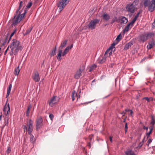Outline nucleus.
<instances>
[{
    "instance_id": "1",
    "label": "nucleus",
    "mask_w": 155,
    "mask_h": 155,
    "mask_svg": "<svg viewBox=\"0 0 155 155\" xmlns=\"http://www.w3.org/2000/svg\"><path fill=\"white\" fill-rule=\"evenodd\" d=\"M9 46L11 49L9 52L10 55H16L19 51L22 50L23 49L22 46L20 44V42L16 39L13 40Z\"/></svg>"
},
{
    "instance_id": "2",
    "label": "nucleus",
    "mask_w": 155,
    "mask_h": 155,
    "mask_svg": "<svg viewBox=\"0 0 155 155\" xmlns=\"http://www.w3.org/2000/svg\"><path fill=\"white\" fill-rule=\"evenodd\" d=\"M139 2V0H135L132 3L127 4L126 6L127 11L131 13H134L137 9Z\"/></svg>"
},
{
    "instance_id": "3",
    "label": "nucleus",
    "mask_w": 155,
    "mask_h": 155,
    "mask_svg": "<svg viewBox=\"0 0 155 155\" xmlns=\"http://www.w3.org/2000/svg\"><path fill=\"white\" fill-rule=\"evenodd\" d=\"M33 121L31 119L29 120V121L28 122L27 124V127L25 125L23 126V129L25 131H28V132L29 134H30L33 131Z\"/></svg>"
},
{
    "instance_id": "4",
    "label": "nucleus",
    "mask_w": 155,
    "mask_h": 155,
    "mask_svg": "<svg viewBox=\"0 0 155 155\" xmlns=\"http://www.w3.org/2000/svg\"><path fill=\"white\" fill-rule=\"evenodd\" d=\"M99 21V19L96 18L91 20L88 25L89 28L91 30L94 29L96 27V25L98 24Z\"/></svg>"
},
{
    "instance_id": "5",
    "label": "nucleus",
    "mask_w": 155,
    "mask_h": 155,
    "mask_svg": "<svg viewBox=\"0 0 155 155\" xmlns=\"http://www.w3.org/2000/svg\"><path fill=\"white\" fill-rule=\"evenodd\" d=\"M70 0H61L59 2L58 7L59 8V12H60L63 10L65 6L69 2Z\"/></svg>"
},
{
    "instance_id": "6",
    "label": "nucleus",
    "mask_w": 155,
    "mask_h": 155,
    "mask_svg": "<svg viewBox=\"0 0 155 155\" xmlns=\"http://www.w3.org/2000/svg\"><path fill=\"white\" fill-rule=\"evenodd\" d=\"M59 99L60 98L56 96L53 97L48 102L49 105L52 107L58 101Z\"/></svg>"
},
{
    "instance_id": "7",
    "label": "nucleus",
    "mask_w": 155,
    "mask_h": 155,
    "mask_svg": "<svg viewBox=\"0 0 155 155\" xmlns=\"http://www.w3.org/2000/svg\"><path fill=\"white\" fill-rule=\"evenodd\" d=\"M20 13H19L18 16H16V15H14L12 20V25H16L21 20V18H20Z\"/></svg>"
},
{
    "instance_id": "8",
    "label": "nucleus",
    "mask_w": 155,
    "mask_h": 155,
    "mask_svg": "<svg viewBox=\"0 0 155 155\" xmlns=\"http://www.w3.org/2000/svg\"><path fill=\"white\" fill-rule=\"evenodd\" d=\"M3 111L4 114L5 116L8 115L10 113L9 105V104H7V101L4 107Z\"/></svg>"
},
{
    "instance_id": "9",
    "label": "nucleus",
    "mask_w": 155,
    "mask_h": 155,
    "mask_svg": "<svg viewBox=\"0 0 155 155\" xmlns=\"http://www.w3.org/2000/svg\"><path fill=\"white\" fill-rule=\"evenodd\" d=\"M85 67L84 66H82V68H80L79 70L77 71V72L74 75V77L76 79H78L81 76V73L84 70Z\"/></svg>"
},
{
    "instance_id": "10",
    "label": "nucleus",
    "mask_w": 155,
    "mask_h": 155,
    "mask_svg": "<svg viewBox=\"0 0 155 155\" xmlns=\"http://www.w3.org/2000/svg\"><path fill=\"white\" fill-rule=\"evenodd\" d=\"M42 125V120L41 117L38 118L36 120V128L38 130Z\"/></svg>"
},
{
    "instance_id": "11",
    "label": "nucleus",
    "mask_w": 155,
    "mask_h": 155,
    "mask_svg": "<svg viewBox=\"0 0 155 155\" xmlns=\"http://www.w3.org/2000/svg\"><path fill=\"white\" fill-rule=\"evenodd\" d=\"M33 80L35 82H38L40 80V78L38 72L35 71L34 72V74L32 76Z\"/></svg>"
},
{
    "instance_id": "12",
    "label": "nucleus",
    "mask_w": 155,
    "mask_h": 155,
    "mask_svg": "<svg viewBox=\"0 0 155 155\" xmlns=\"http://www.w3.org/2000/svg\"><path fill=\"white\" fill-rule=\"evenodd\" d=\"M148 6V9L150 12H153L155 9V4L151 1Z\"/></svg>"
},
{
    "instance_id": "13",
    "label": "nucleus",
    "mask_w": 155,
    "mask_h": 155,
    "mask_svg": "<svg viewBox=\"0 0 155 155\" xmlns=\"http://www.w3.org/2000/svg\"><path fill=\"white\" fill-rule=\"evenodd\" d=\"M128 22L127 19L124 16H120L119 17L118 23L120 22L121 24H126Z\"/></svg>"
},
{
    "instance_id": "14",
    "label": "nucleus",
    "mask_w": 155,
    "mask_h": 155,
    "mask_svg": "<svg viewBox=\"0 0 155 155\" xmlns=\"http://www.w3.org/2000/svg\"><path fill=\"white\" fill-rule=\"evenodd\" d=\"M147 39V38L146 34H142L140 35L139 37V41H140L144 42Z\"/></svg>"
},
{
    "instance_id": "15",
    "label": "nucleus",
    "mask_w": 155,
    "mask_h": 155,
    "mask_svg": "<svg viewBox=\"0 0 155 155\" xmlns=\"http://www.w3.org/2000/svg\"><path fill=\"white\" fill-rule=\"evenodd\" d=\"M132 26H131L129 23L127 24V26H126L124 29L123 30V33H124L126 32H127L129 31L130 29H131Z\"/></svg>"
},
{
    "instance_id": "16",
    "label": "nucleus",
    "mask_w": 155,
    "mask_h": 155,
    "mask_svg": "<svg viewBox=\"0 0 155 155\" xmlns=\"http://www.w3.org/2000/svg\"><path fill=\"white\" fill-rule=\"evenodd\" d=\"M68 41L67 40H64L62 41L61 43V45L59 47V49H61L65 47Z\"/></svg>"
},
{
    "instance_id": "17",
    "label": "nucleus",
    "mask_w": 155,
    "mask_h": 155,
    "mask_svg": "<svg viewBox=\"0 0 155 155\" xmlns=\"http://www.w3.org/2000/svg\"><path fill=\"white\" fill-rule=\"evenodd\" d=\"M62 50L61 49H60L59 50L57 55V59L59 61H60L61 60V56L62 55Z\"/></svg>"
},
{
    "instance_id": "18",
    "label": "nucleus",
    "mask_w": 155,
    "mask_h": 155,
    "mask_svg": "<svg viewBox=\"0 0 155 155\" xmlns=\"http://www.w3.org/2000/svg\"><path fill=\"white\" fill-rule=\"evenodd\" d=\"M103 19L106 21H108L110 18V16L108 14H104L102 15Z\"/></svg>"
},
{
    "instance_id": "19",
    "label": "nucleus",
    "mask_w": 155,
    "mask_h": 155,
    "mask_svg": "<svg viewBox=\"0 0 155 155\" xmlns=\"http://www.w3.org/2000/svg\"><path fill=\"white\" fill-rule=\"evenodd\" d=\"M133 45V43L132 41H130L128 43H127L125 46L124 49L125 50H127L130 48L131 46Z\"/></svg>"
},
{
    "instance_id": "20",
    "label": "nucleus",
    "mask_w": 155,
    "mask_h": 155,
    "mask_svg": "<svg viewBox=\"0 0 155 155\" xmlns=\"http://www.w3.org/2000/svg\"><path fill=\"white\" fill-rule=\"evenodd\" d=\"M20 71L19 68V66L15 68L14 71V74L15 75H18L19 74Z\"/></svg>"
},
{
    "instance_id": "21",
    "label": "nucleus",
    "mask_w": 155,
    "mask_h": 155,
    "mask_svg": "<svg viewBox=\"0 0 155 155\" xmlns=\"http://www.w3.org/2000/svg\"><path fill=\"white\" fill-rule=\"evenodd\" d=\"M155 45V44L153 42L149 43L147 46V49H150L152 48Z\"/></svg>"
},
{
    "instance_id": "22",
    "label": "nucleus",
    "mask_w": 155,
    "mask_h": 155,
    "mask_svg": "<svg viewBox=\"0 0 155 155\" xmlns=\"http://www.w3.org/2000/svg\"><path fill=\"white\" fill-rule=\"evenodd\" d=\"M125 155H135L134 153L131 150H129L125 152Z\"/></svg>"
},
{
    "instance_id": "23",
    "label": "nucleus",
    "mask_w": 155,
    "mask_h": 155,
    "mask_svg": "<svg viewBox=\"0 0 155 155\" xmlns=\"http://www.w3.org/2000/svg\"><path fill=\"white\" fill-rule=\"evenodd\" d=\"M150 2V0H144L143 4L145 8L148 6Z\"/></svg>"
},
{
    "instance_id": "24",
    "label": "nucleus",
    "mask_w": 155,
    "mask_h": 155,
    "mask_svg": "<svg viewBox=\"0 0 155 155\" xmlns=\"http://www.w3.org/2000/svg\"><path fill=\"white\" fill-rule=\"evenodd\" d=\"M146 34V35H147V39H148L149 38L153 37L154 35V34L153 32H150Z\"/></svg>"
},
{
    "instance_id": "25",
    "label": "nucleus",
    "mask_w": 155,
    "mask_h": 155,
    "mask_svg": "<svg viewBox=\"0 0 155 155\" xmlns=\"http://www.w3.org/2000/svg\"><path fill=\"white\" fill-rule=\"evenodd\" d=\"M149 128L150 129L149 132H147L146 133V135L147 137V138H148L150 136V134L152 132V131L153 130V126H150Z\"/></svg>"
},
{
    "instance_id": "26",
    "label": "nucleus",
    "mask_w": 155,
    "mask_h": 155,
    "mask_svg": "<svg viewBox=\"0 0 155 155\" xmlns=\"http://www.w3.org/2000/svg\"><path fill=\"white\" fill-rule=\"evenodd\" d=\"M56 48H55L51 51L50 54V55L51 57H52L56 54Z\"/></svg>"
},
{
    "instance_id": "27",
    "label": "nucleus",
    "mask_w": 155,
    "mask_h": 155,
    "mask_svg": "<svg viewBox=\"0 0 155 155\" xmlns=\"http://www.w3.org/2000/svg\"><path fill=\"white\" fill-rule=\"evenodd\" d=\"M30 139L31 142V143H34L35 142V139L34 138V137L33 135H32L31 134H30Z\"/></svg>"
},
{
    "instance_id": "28",
    "label": "nucleus",
    "mask_w": 155,
    "mask_h": 155,
    "mask_svg": "<svg viewBox=\"0 0 155 155\" xmlns=\"http://www.w3.org/2000/svg\"><path fill=\"white\" fill-rule=\"evenodd\" d=\"M32 28H28L26 31L25 33L24 34V35H28L29 34L30 32H31V31L32 30Z\"/></svg>"
},
{
    "instance_id": "29",
    "label": "nucleus",
    "mask_w": 155,
    "mask_h": 155,
    "mask_svg": "<svg viewBox=\"0 0 155 155\" xmlns=\"http://www.w3.org/2000/svg\"><path fill=\"white\" fill-rule=\"evenodd\" d=\"M77 94L76 93L75 91H73L71 95V97L72 101H74V97Z\"/></svg>"
},
{
    "instance_id": "30",
    "label": "nucleus",
    "mask_w": 155,
    "mask_h": 155,
    "mask_svg": "<svg viewBox=\"0 0 155 155\" xmlns=\"http://www.w3.org/2000/svg\"><path fill=\"white\" fill-rule=\"evenodd\" d=\"M31 105H29L28 106L26 113L27 116H28L29 115L30 110V108H31Z\"/></svg>"
},
{
    "instance_id": "31",
    "label": "nucleus",
    "mask_w": 155,
    "mask_h": 155,
    "mask_svg": "<svg viewBox=\"0 0 155 155\" xmlns=\"http://www.w3.org/2000/svg\"><path fill=\"white\" fill-rule=\"evenodd\" d=\"M119 21V19H118L116 17H114L112 19L111 23H113L115 22H118Z\"/></svg>"
},
{
    "instance_id": "32",
    "label": "nucleus",
    "mask_w": 155,
    "mask_h": 155,
    "mask_svg": "<svg viewBox=\"0 0 155 155\" xmlns=\"http://www.w3.org/2000/svg\"><path fill=\"white\" fill-rule=\"evenodd\" d=\"M121 34H120L117 36V37L116 38L115 40V41H116L117 42H118L119 41L121 40Z\"/></svg>"
},
{
    "instance_id": "33",
    "label": "nucleus",
    "mask_w": 155,
    "mask_h": 155,
    "mask_svg": "<svg viewBox=\"0 0 155 155\" xmlns=\"http://www.w3.org/2000/svg\"><path fill=\"white\" fill-rule=\"evenodd\" d=\"M155 123V121L154 119L153 116H151V121L150 122V124L152 125V126H153Z\"/></svg>"
},
{
    "instance_id": "34",
    "label": "nucleus",
    "mask_w": 155,
    "mask_h": 155,
    "mask_svg": "<svg viewBox=\"0 0 155 155\" xmlns=\"http://www.w3.org/2000/svg\"><path fill=\"white\" fill-rule=\"evenodd\" d=\"M12 87V84H10L9 85L7 89V92L10 93Z\"/></svg>"
},
{
    "instance_id": "35",
    "label": "nucleus",
    "mask_w": 155,
    "mask_h": 155,
    "mask_svg": "<svg viewBox=\"0 0 155 155\" xmlns=\"http://www.w3.org/2000/svg\"><path fill=\"white\" fill-rule=\"evenodd\" d=\"M136 20H137L136 19V18H134V19L131 21L129 24H130L131 26H133Z\"/></svg>"
},
{
    "instance_id": "36",
    "label": "nucleus",
    "mask_w": 155,
    "mask_h": 155,
    "mask_svg": "<svg viewBox=\"0 0 155 155\" xmlns=\"http://www.w3.org/2000/svg\"><path fill=\"white\" fill-rule=\"evenodd\" d=\"M96 65L94 64L92 66H91V67H90L89 71H91L94 68H96Z\"/></svg>"
},
{
    "instance_id": "37",
    "label": "nucleus",
    "mask_w": 155,
    "mask_h": 155,
    "mask_svg": "<svg viewBox=\"0 0 155 155\" xmlns=\"http://www.w3.org/2000/svg\"><path fill=\"white\" fill-rule=\"evenodd\" d=\"M32 5V3L31 2H29L28 5H27L26 7V8H29L31 7Z\"/></svg>"
},
{
    "instance_id": "38",
    "label": "nucleus",
    "mask_w": 155,
    "mask_h": 155,
    "mask_svg": "<svg viewBox=\"0 0 155 155\" xmlns=\"http://www.w3.org/2000/svg\"><path fill=\"white\" fill-rule=\"evenodd\" d=\"M125 111L126 112H130V115L131 116L133 113L132 110H129V109H125Z\"/></svg>"
},
{
    "instance_id": "39",
    "label": "nucleus",
    "mask_w": 155,
    "mask_h": 155,
    "mask_svg": "<svg viewBox=\"0 0 155 155\" xmlns=\"http://www.w3.org/2000/svg\"><path fill=\"white\" fill-rule=\"evenodd\" d=\"M26 13V12H25L21 14V15H20V18H21V20L23 18L24 16H25Z\"/></svg>"
},
{
    "instance_id": "40",
    "label": "nucleus",
    "mask_w": 155,
    "mask_h": 155,
    "mask_svg": "<svg viewBox=\"0 0 155 155\" xmlns=\"http://www.w3.org/2000/svg\"><path fill=\"white\" fill-rule=\"evenodd\" d=\"M70 49H69L68 47H67L66 48L64 49V51L65 52L66 54H67L68 51Z\"/></svg>"
},
{
    "instance_id": "41",
    "label": "nucleus",
    "mask_w": 155,
    "mask_h": 155,
    "mask_svg": "<svg viewBox=\"0 0 155 155\" xmlns=\"http://www.w3.org/2000/svg\"><path fill=\"white\" fill-rule=\"evenodd\" d=\"M8 118H7V119H5V123H4V126L6 125H7L8 124Z\"/></svg>"
},
{
    "instance_id": "42",
    "label": "nucleus",
    "mask_w": 155,
    "mask_h": 155,
    "mask_svg": "<svg viewBox=\"0 0 155 155\" xmlns=\"http://www.w3.org/2000/svg\"><path fill=\"white\" fill-rule=\"evenodd\" d=\"M49 117L51 120H52L54 118V115L52 114H50L49 115Z\"/></svg>"
},
{
    "instance_id": "43",
    "label": "nucleus",
    "mask_w": 155,
    "mask_h": 155,
    "mask_svg": "<svg viewBox=\"0 0 155 155\" xmlns=\"http://www.w3.org/2000/svg\"><path fill=\"white\" fill-rule=\"evenodd\" d=\"M152 142V140L150 139H149L147 142V145L149 146V144Z\"/></svg>"
},
{
    "instance_id": "44",
    "label": "nucleus",
    "mask_w": 155,
    "mask_h": 155,
    "mask_svg": "<svg viewBox=\"0 0 155 155\" xmlns=\"http://www.w3.org/2000/svg\"><path fill=\"white\" fill-rule=\"evenodd\" d=\"M11 151V148L10 147H8L6 151L7 153H9Z\"/></svg>"
},
{
    "instance_id": "45",
    "label": "nucleus",
    "mask_w": 155,
    "mask_h": 155,
    "mask_svg": "<svg viewBox=\"0 0 155 155\" xmlns=\"http://www.w3.org/2000/svg\"><path fill=\"white\" fill-rule=\"evenodd\" d=\"M140 14V12H138L137 13V14L136 15V16L134 18H136V19L137 20V18H138V17H139Z\"/></svg>"
},
{
    "instance_id": "46",
    "label": "nucleus",
    "mask_w": 155,
    "mask_h": 155,
    "mask_svg": "<svg viewBox=\"0 0 155 155\" xmlns=\"http://www.w3.org/2000/svg\"><path fill=\"white\" fill-rule=\"evenodd\" d=\"M143 145V144L142 143L140 142L138 145L137 147L140 148Z\"/></svg>"
},
{
    "instance_id": "47",
    "label": "nucleus",
    "mask_w": 155,
    "mask_h": 155,
    "mask_svg": "<svg viewBox=\"0 0 155 155\" xmlns=\"http://www.w3.org/2000/svg\"><path fill=\"white\" fill-rule=\"evenodd\" d=\"M20 8H18V9L16 10V13L15 14V15H16V16L18 14V12L20 10Z\"/></svg>"
},
{
    "instance_id": "48",
    "label": "nucleus",
    "mask_w": 155,
    "mask_h": 155,
    "mask_svg": "<svg viewBox=\"0 0 155 155\" xmlns=\"http://www.w3.org/2000/svg\"><path fill=\"white\" fill-rule=\"evenodd\" d=\"M125 132H126L127 131V124L126 123L125 125Z\"/></svg>"
},
{
    "instance_id": "49",
    "label": "nucleus",
    "mask_w": 155,
    "mask_h": 155,
    "mask_svg": "<svg viewBox=\"0 0 155 155\" xmlns=\"http://www.w3.org/2000/svg\"><path fill=\"white\" fill-rule=\"evenodd\" d=\"M105 61V58L104 57L103 58L102 60H101L100 62H104Z\"/></svg>"
},
{
    "instance_id": "50",
    "label": "nucleus",
    "mask_w": 155,
    "mask_h": 155,
    "mask_svg": "<svg viewBox=\"0 0 155 155\" xmlns=\"http://www.w3.org/2000/svg\"><path fill=\"white\" fill-rule=\"evenodd\" d=\"M22 1H21L19 3V6L18 8H20V9L21 8V7L22 6Z\"/></svg>"
},
{
    "instance_id": "51",
    "label": "nucleus",
    "mask_w": 155,
    "mask_h": 155,
    "mask_svg": "<svg viewBox=\"0 0 155 155\" xmlns=\"http://www.w3.org/2000/svg\"><path fill=\"white\" fill-rule=\"evenodd\" d=\"M9 47L8 46V47L7 48V49H6V50L5 51V53H4V54H5V55L6 54V53L7 52L8 50L9 49Z\"/></svg>"
},
{
    "instance_id": "52",
    "label": "nucleus",
    "mask_w": 155,
    "mask_h": 155,
    "mask_svg": "<svg viewBox=\"0 0 155 155\" xmlns=\"http://www.w3.org/2000/svg\"><path fill=\"white\" fill-rule=\"evenodd\" d=\"M15 33V31L12 33V34H11L10 36V38H11L14 35Z\"/></svg>"
},
{
    "instance_id": "53",
    "label": "nucleus",
    "mask_w": 155,
    "mask_h": 155,
    "mask_svg": "<svg viewBox=\"0 0 155 155\" xmlns=\"http://www.w3.org/2000/svg\"><path fill=\"white\" fill-rule=\"evenodd\" d=\"M143 128L144 129H146L147 130H148V127H146L145 126H144L143 127Z\"/></svg>"
},
{
    "instance_id": "54",
    "label": "nucleus",
    "mask_w": 155,
    "mask_h": 155,
    "mask_svg": "<svg viewBox=\"0 0 155 155\" xmlns=\"http://www.w3.org/2000/svg\"><path fill=\"white\" fill-rule=\"evenodd\" d=\"M112 137L111 136L110 137H109V139L110 140V141L111 143H112L113 142L112 140Z\"/></svg>"
},
{
    "instance_id": "55",
    "label": "nucleus",
    "mask_w": 155,
    "mask_h": 155,
    "mask_svg": "<svg viewBox=\"0 0 155 155\" xmlns=\"http://www.w3.org/2000/svg\"><path fill=\"white\" fill-rule=\"evenodd\" d=\"M73 47V44H72L70 46H67V47H69V49H70L71 48Z\"/></svg>"
},
{
    "instance_id": "56",
    "label": "nucleus",
    "mask_w": 155,
    "mask_h": 155,
    "mask_svg": "<svg viewBox=\"0 0 155 155\" xmlns=\"http://www.w3.org/2000/svg\"><path fill=\"white\" fill-rule=\"evenodd\" d=\"M10 93L7 92L6 95V97L7 98L8 96H9V94Z\"/></svg>"
},
{
    "instance_id": "57",
    "label": "nucleus",
    "mask_w": 155,
    "mask_h": 155,
    "mask_svg": "<svg viewBox=\"0 0 155 155\" xmlns=\"http://www.w3.org/2000/svg\"><path fill=\"white\" fill-rule=\"evenodd\" d=\"M62 55L63 56H64L66 54V53L64 51V52L62 53Z\"/></svg>"
},
{
    "instance_id": "58",
    "label": "nucleus",
    "mask_w": 155,
    "mask_h": 155,
    "mask_svg": "<svg viewBox=\"0 0 155 155\" xmlns=\"http://www.w3.org/2000/svg\"><path fill=\"white\" fill-rule=\"evenodd\" d=\"M144 99H146V100H147L148 101H149V98L148 97H146L144 98Z\"/></svg>"
},
{
    "instance_id": "59",
    "label": "nucleus",
    "mask_w": 155,
    "mask_h": 155,
    "mask_svg": "<svg viewBox=\"0 0 155 155\" xmlns=\"http://www.w3.org/2000/svg\"><path fill=\"white\" fill-rule=\"evenodd\" d=\"M144 140H145V139H144V138H143L142 140V141L141 142V143H142L143 144V143H144Z\"/></svg>"
},
{
    "instance_id": "60",
    "label": "nucleus",
    "mask_w": 155,
    "mask_h": 155,
    "mask_svg": "<svg viewBox=\"0 0 155 155\" xmlns=\"http://www.w3.org/2000/svg\"><path fill=\"white\" fill-rule=\"evenodd\" d=\"M89 101V102H86V103H85L84 104H88V103H91V102H92V101Z\"/></svg>"
},
{
    "instance_id": "61",
    "label": "nucleus",
    "mask_w": 155,
    "mask_h": 155,
    "mask_svg": "<svg viewBox=\"0 0 155 155\" xmlns=\"http://www.w3.org/2000/svg\"><path fill=\"white\" fill-rule=\"evenodd\" d=\"M151 1L155 4V0H152Z\"/></svg>"
},
{
    "instance_id": "62",
    "label": "nucleus",
    "mask_w": 155,
    "mask_h": 155,
    "mask_svg": "<svg viewBox=\"0 0 155 155\" xmlns=\"http://www.w3.org/2000/svg\"><path fill=\"white\" fill-rule=\"evenodd\" d=\"M125 114V113L124 111H123L122 113V114L124 115Z\"/></svg>"
},
{
    "instance_id": "63",
    "label": "nucleus",
    "mask_w": 155,
    "mask_h": 155,
    "mask_svg": "<svg viewBox=\"0 0 155 155\" xmlns=\"http://www.w3.org/2000/svg\"><path fill=\"white\" fill-rule=\"evenodd\" d=\"M112 45L114 46L115 45V44L114 43H113L112 44Z\"/></svg>"
},
{
    "instance_id": "64",
    "label": "nucleus",
    "mask_w": 155,
    "mask_h": 155,
    "mask_svg": "<svg viewBox=\"0 0 155 155\" xmlns=\"http://www.w3.org/2000/svg\"><path fill=\"white\" fill-rule=\"evenodd\" d=\"M1 48L0 47V51L1 50Z\"/></svg>"
}]
</instances>
